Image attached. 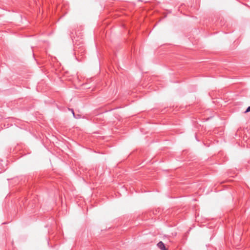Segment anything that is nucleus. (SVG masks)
I'll use <instances>...</instances> for the list:
<instances>
[{"instance_id":"f03ea898","label":"nucleus","mask_w":250,"mask_h":250,"mask_svg":"<svg viewBox=\"0 0 250 250\" xmlns=\"http://www.w3.org/2000/svg\"><path fill=\"white\" fill-rule=\"evenodd\" d=\"M69 110H70L73 114V116L75 118H78L79 117H76L75 115V113H74V110L73 109H70Z\"/></svg>"},{"instance_id":"f257e3e1","label":"nucleus","mask_w":250,"mask_h":250,"mask_svg":"<svg viewBox=\"0 0 250 250\" xmlns=\"http://www.w3.org/2000/svg\"><path fill=\"white\" fill-rule=\"evenodd\" d=\"M157 247L161 250H167L166 248L165 244L162 241L159 242L157 244Z\"/></svg>"},{"instance_id":"7ed1b4c3","label":"nucleus","mask_w":250,"mask_h":250,"mask_svg":"<svg viewBox=\"0 0 250 250\" xmlns=\"http://www.w3.org/2000/svg\"><path fill=\"white\" fill-rule=\"evenodd\" d=\"M250 106H249L247 108V109L246 111H245V112H250Z\"/></svg>"}]
</instances>
